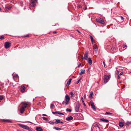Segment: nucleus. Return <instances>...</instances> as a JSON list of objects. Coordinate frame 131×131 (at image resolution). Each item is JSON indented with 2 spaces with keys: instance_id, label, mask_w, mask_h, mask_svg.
Instances as JSON below:
<instances>
[{
  "instance_id": "1",
  "label": "nucleus",
  "mask_w": 131,
  "mask_h": 131,
  "mask_svg": "<svg viewBox=\"0 0 131 131\" xmlns=\"http://www.w3.org/2000/svg\"><path fill=\"white\" fill-rule=\"evenodd\" d=\"M110 75H104V81L105 83H107L109 80Z\"/></svg>"
},
{
  "instance_id": "2",
  "label": "nucleus",
  "mask_w": 131,
  "mask_h": 131,
  "mask_svg": "<svg viewBox=\"0 0 131 131\" xmlns=\"http://www.w3.org/2000/svg\"><path fill=\"white\" fill-rule=\"evenodd\" d=\"M19 125L20 127L24 129L28 130L29 131H31V129L28 127L26 125L20 124Z\"/></svg>"
},
{
  "instance_id": "3",
  "label": "nucleus",
  "mask_w": 131,
  "mask_h": 131,
  "mask_svg": "<svg viewBox=\"0 0 131 131\" xmlns=\"http://www.w3.org/2000/svg\"><path fill=\"white\" fill-rule=\"evenodd\" d=\"M100 127L97 124H95L93 128L92 131H99Z\"/></svg>"
},
{
  "instance_id": "4",
  "label": "nucleus",
  "mask_w": 131,
  "mask_h": 131,
  "mask_svg": "<svg viewBox=\"0 0 131 131\" xmlns=\"http://www.w3.org/2000/svg\"><path fill=\"white\" fill-rule=\"evenodd\" d=\"M80 104L79 103L77 104L75 107V110L76 112H82V110H81V111H80L79 110Z\"/></svg>"
},
{
  "instance_id": "5",
  "label": "nucleus",
  "mask_w": 131,
  "mask_h": 131,
  "mask_svg": "<svg viewBox=\"0 0 131 131\" xmlns=\"http://www.w3.org/2000/svg\"><path fill=\"white\" fill-rule=\"evenodd\" d=\"M96 20L97 22L102 24H104L105 23L104 20L100 18H99L97 19Z\"/></svg>"
},
{
  "instance_id": "6",
  "label": "nucleus",
  "mask_w": 131,
  "mask_h": 131,
  "mask_svg": "<svg viewBox=\"0 0 131 131\" xmlns=\"http://www.w3.org/2000/svg\"><path fill=\"white\" fill-rule=\"evenodd\" d=\"M11 46V43L8 42H6L4 44L5 48L6 49L9 48Z\"/></svg>"
},
{
  "instance_id": "7",
  "label": "nucleus",
  "mask_w": 131,
  "mask_h": 131,
  "mask_svg": "<svg viewBox=\"0 0 131 131\" xmlns=\"http://www.w3.org/2000/svg\"><path fill=\"white\" fill-rule=\"evenodd\" d=\"M36 2V0H31L30 4V6L31 7H34L35 6V3Z\"/></svg>"
},
{
  "instance_id": "8",
  "label": "nucleus",
  "mask_w": 131,
  "mask_h": 131,
  "mask_svg": "<svg viewBox=\"0 0 131 131\" xmlns=\"http://www.w3.org/2000/svg\"><path fill=\"white\" fill-rule=\"evenodd\" d=\"M90 103L92 108L94 109V110H96V108L95 107V106L94 103L91 100L90 101Z\"/></svg>"
},
{
  "instance_id": "9",
  "label": "nucleus",
  "mask_w": 131,
  "mask_h": 131,
  "mask_svg": "<svg viewBox=\"0 0 131 131\" xmlns=\"http://www.w3.org/2000/svg\"><path fill=\"white\" fill-rule=\"evenodd\" d=\"M88 52H86L85 53L84 55V59L86 60H87L88 57Z\"/></svg>"
},
{
  "instance_id": "10",
  "label": "nucleus",
  "mask_w": 131,
  "mask_h": 131,
  "mask_svg": "<svg viewBox=\"0 0 131 131\" xmlns=\"http://www.w3.org/2000/svg\"><path fill=\"white\" fill-rule=\"evenodd\" d=\"M25 88L24 86L23 85L20 88L21 91L22 92H24L25 91Z\"/></svg>"
},
{
  "instance_id": "11",
  "label": "nucleus",
  "mask_w": 131,
  "mask_h": 131,
  "mask_svg": "<svg viewBox=\"0 0 131 131\" xmlns=\"http://www.w3.org/2000/svg\"><path fill=\"white\" fill-rule=\"evenodd\" d=\"M65 100L67 101H69L70 100V98L68 95H66L65 96Z\"/></svg>"
},
{
  "instance_id": "12",
  "label": "nucleus",
  "mask_w": 131,
  "mask_h": 131,
  "mask_svg": "<svg viewBox=\"0 0 131 131\" xmlns=\"http://www.w3.org/2000/svg\"><path fill=\"white\" fill-rule=\"evenodd\" d=\"M36 130L37 131H42L43 129L40 127H37L36 128Z\"/></svg>"
},
{
  "instance_id": "13",
  "label": "nucleus",
  "mask_w": 131,
  "mask_h": 131,
  "mask_svg": "<svg viewBox=\"0 0 131 131\" xmlns=\"http://www.w3.org/2000/svg\"><path fill=\"white\" fill-rule=\"evenodd\" d=\"M73 117L71 116H70L67 118L66 119L68 121H70L73 119Z\"/></svg>"
},
{
  "instance_id": "14",
  "label": "nucleus",
  "mask_w": 131,
  "mask_h": 131,
  "mask_svg": "<svg viewBox=\"0 0 131 131\" xmlns=\"http://www.w3.org/2000/svg\"><path fill=\"white\" fill-rule=\"evenodd\" d=\"M72 80V79L71 78H70L69 79L66 84V86H68L69 85L71 81Z\"/></svg>"
},
{
  "instance_id": "15",
  "label": "nucleus",
  "mask_w": 131,
  "mask_h": 131,
  "mask_svg": "<svg viewBox=\"0 0 131 131\" xmlns=\"http://www.w3.org/2000/svg\"><path fill=\"white\" fill-rule=\"evenodd\" d=\"M88 62L90 65H91L92 63V61L90 58H89L88 59Z\"/></svg>"
},
{
  "instance_id": "16",
  "label": "nucleus",
  "mask_w": 131,
  "mask_h": 131,
  "mask_svg": "<svg viewBox=\"0 0 131 131\" xmlns=\"http://www.w3.org/2000/svg\"><path fill=\"white\" fill-rule=\"evenodd\" d=\"M25 109L22 106L21 107L20 109V112L22 114L24 113L25 111Z\"/></svg>"
},
{
  "instance_id": "17",
  "label": "nucleus",
  "mask_w": 131,
  "mask_h": 131,
  "mask_svg": "<svg viewBox=\"0 0 131 131\" xmlns=\"http://www.w3.org/2000/svg\"><path fill=\"white\" fill-rule=\"evenodd\" d=\"M81 72L79 73V75H81L83 74H84L85 73V70H84L81 69Z\"/></svg>"
},
{
  "instance_id": "18",
  "label": "nucleus",
  "mask_w": 131,
  "mask_h": 131,
  "mask_svg": "<svg viewBox=\"0 0 131 131\" xmlns=\"http://www.w3.org/2000/svg\"><path fill=\"white\" fill-rule=\"evenodd\" d=\"M100 120L102 121L103 122H105L106 123H108L109 122V121L108 120H107L104 118H101L100 119Z\"/></svg>"
},
{
  "instance_id": "19",
  "label": "nucleus",
  "mask_w": 131,
  "mask_h": 131,
  "mask_svg": "<svg viewBox=\"0 0 131 131\" xmlns=\"http://www.w3.org/2000/svg\"><path fill=\"white\" fill-rule=\"evenodd\" d=\"M2 121L3 122H8L9 123H12V121L9 120H5V119H3L2 120Z\"/></svg>"
},
{
  "instance_id": "20",
  "label": "nucleus",
  "mask_w": 131,
  "mask_h": 131,
  "mask_svg": "<svg viewBox=\"0 0 131 131\" xmlns=\"http://www.w3.org/2000/svg\"><path fill=\"white\" fill-rule=\"evenodd\" d=\"M93 47L94 49V50L96 52L97 50V48L96 45H94Z\"/></svg>"
},
{
  "instance_id": "21",
  "label": "nucleus",
  "mask_w": 131,
  "mask_h": 131,
  "mask_svg": "<svg viewBox=\"0 0 131 131\" xmlns=\"http://www.w3.org/2000/svg\"><path fill=\"white\" fill-rule=\"evenodd\" d=\"M119 126L122 127L124 125V124L123 123L121 122H120L119 124Z\"/></svg>"
},
{
  "instance_id": "22",
  "label": "nucleus",
  "mask_w": 131,
  "mask_h": 131,
  "mask_svg": "<svg viewBox=\"0 0 131 131\" xmlns=\"http://www.w3.org/2000/svg\"><path fill=\"white\" fill-rule=\"evenodd\" d=\"M28 104L26 103H25L23 104L22 106V107H23L24 108H26Z\"/></svg>"
},
{
  "instance_id": "23",
  "label": "nucleus",
  "mask_w": 131,
  "mask_h": 131,
  "mask_svg": "<svg viewBox=\"0 0 131 131\" xmlns=\"http://www.w3.org/2000/svg\"><path fill=\"white\" fill-rule=\"evenodd\" d=\"M5 8L6 10H10L11 9V7L10 6H5Z\"/></svg>"
},
{
  "instance_id": "24",
  "label": "nucleus",
  "mask_w": 131,
  "mask_h": 131,
  "mask_svg": "<svg viewBox=\"0 0 131 131\" xmlns=\"http://www.w3.org/2000/svg\"><path fill=\"white\" fill-rule=\"evenodd\" d=\"M90 39H91V42H92V43H93V42H94V40H93V37L91 36V35H90Z\"/></svg>"
},
{
  "instance_id": "25",
  "label": "nucleus",
  "mask_w": 131,
  "mask_h": 131,
  "mask_svg": "<svg viewBox=\"0 0 131 131\" xmlns=\"http://www.w3.org/2000/svg\"><path fill=\"white\" fill-rule=\"evenodd\" d=\"M93 94V92L91 91L90 93V94L89 96V97L90 98H91L92 97V95Z\"/></svg>"
},
{
  "instance_id": "26",
  "label": "nucleus",
  "mask_w": 131,
  "mask_h": 131,
  "mask_svg": "<svg viewBox=\"0 0 131 131\" xmlns=\"http://www.w3.org/2000/svg\"><path fill=\"white\" fill-rule=\"evenodd\" d=\"M18 78V76L17 75H16L13 76V78L14 80H15L16 78Z\"/></svg>"
},
{
  "instance_id": "27",
  "label": "nucleus",
  "mask_w": 131,
  "mask_h": 131,
  "mask_svg": "<svg viewBox=\"0 0 131 131\" xmlns=\"http://www.w3.org/2000/svg\"><path fill=\"white\" fill-rule=\"evenodd\" d=\"M69 101H63V103H64L65 105H67L68 104H69Z\"/></svg>"
},
{
  "instance_id": "28",
  "label": "nucleus",
  "mask_w": 131,
  "mask_h": 131,
  "mask_svg": "<svg viewBox=\"0 0 131 131\" xmlns=\"http://www.w3.org/2000/svg\"><path fill=\"white\" fill-rule=\"evenodd\" d=\"M53 128L57 130H61V128H58L56 127H54Z\"/></svg>"
},
{
  "instance_id": "29",
  "label": "nucleus",
  "mask_w": 131,
  "mask_h": 131,
  "mask_svg": "<svg viewBox=\"0 0 131 131\" xmlns=\"http://www.w3.org/2000/svg\"><path fill=\"white\" fill-rule=\"evenodd\" d=\"M70 94L71 95V97H74V94L73 92H71L70 93Z\"/></svg>"
},
{
  "instance_id": "30",
  "label": "nucleus",
  "mask_w": 131,
  "mask_h": 131,
  "mask_svg": "<svg viewBox=\"0 0 131 131\" xmlns=\"http://www.w3.org/2000/svg\"><path fill=\"white\" fill-rule=\"evenodd\" d=\"M54 105L53 104H51V105L50 106V108L51 109H52L53 108V107H54Z\"/></svg>"
},
{
  "instance_id": "31",
  "label": "nucleus",
  "mask_w": 131,
  "mask_h": 131,
  "mask_svg": "<svg viewBox=\"0 0 131 131\" xmlns=\"http://www.w3.org/2000/svg\"><path fill=\"white\" fill-rule=\"evenodd\" d=\"M5 38L4 36H2L0 37V39L3 40Z\"/></svg>"
},
{
  "instance_id": "32",
  "label": "nucleus",
  "mask_w": 131,
  "mask_h": 131,
  "mask_svg": "<svg viewBox=\"0 0 131 131\" xmlns=\"http://www.w3.org/2000/svg\"><path fill=\"white\" fill-rule=\"evenodd\" d=\"M66 111H68L69 112H70L71 111V110L70 109H68V108H67L66 109Z\"/></svg>"
},
{
  "instance_id": "33",
  "label": "nucleus",
  "mask_w": 131,
  "mask_h": 131,
  "mask_svg": "<svg viewBox=\"0 0 131 131\" xmlns=\"http://www.w3.org/2000/svg\"><path fill=\"white\" fill-rule=\"evenodd\" d=\"M106 114H108V115H110L112 114V113H111L110 112H106L105 113Z\"/></svg>"
},
{
  "instance_id": "34",
  "label": "nucleus",
  "mask_w": 131,
  "mask_h": 131,
  "mask_svg": "<svg viewBox=\"0 0 131 131\" xmlns=\"http://www.w3.org/2000/svg\"><path fill=\"white\" fill-rule=\"evenodd\" d=\"M60 120L59 119H57L56 120V122L58 123H60Z\"/></svg>"
},
{
  "instance_id": "35",
  "label": "nucleus",
  "mask_w": 131,
  "mask_h": 131,
  "mask_svg": "<svg viewBox=\"0 0 131 131\" xmlns=\"http://www.w3.org/2000/svg\"><path fill=\"white\" fill-rule=\"evenodd\" d=\"M3 97L2 96L0 95V100H2L3 99Z\"/></svg>"
},
{
  "instance_id": "36",
  "label": "nucleus",
  "mask_w": 131,
  "mask_h": 131,
  "mask_svg": "<svg viewBox=\"0 0 131 131\" xmlns=\"http://www.w3.org/2000/svg\"><path fill=\"white\" fill-rule=\"evenodd\" d=\"M43 119L44 120H46V121H47L48 120V119L45 117H42Z\"/></svg>"
},
{
  "instance_id": "37",
  "label": "nucleus",
  "mask_w": 131,
  "mask_h": 131,
  "mask_svg": "<svg viewBox=\"0 0 131 131\" xmlns=\"http://www.w3.org/2000/svg\"><path fill=\"white\" fill-rule=\"evenodd\" d=\"M48 123H50V124H52V125H53L54 124V123L53 122H48Z\"/></svg>"
},
{
  "instance_id": "38",
  "label": "nucleus",
  "mask_w": 131,
  "mask_h": 131,
  "mask_svg": "<svg viewBox=\"0 0 131 131\" xmlns=\"http://www.w3.org/2000/svg\"><path fill=\"white\" fill-rule=\"evenodd\" d=\"M58 112L57 111L55 112H52V113L54 114H58Z\"/></svg>"
},
{
  "instance_id": "39",
  "label": "nucleus",
  "mask_w": 131,
  "mask_h": 131,
  "mask_svg": "<svg viewBox=\"0 0 131 131\" xmlns=\"http://www.w3.org/2000/svg\"><path fill=\"white\" fill-rule=\"evenodd\" d=\"M130 124H131V123L129 122H127L126 123V124L127 125H129Z\"/></svg>"
},
{
  "instance_id": "40",
  "label": "nucleus",
  "mask_w": 131,
  "mask_h": 131,
  "mask_svg": "<svg viewBox=\"0 0 131 131\" xmlns=\"http://www.w3.org/2000/svg\"><path fill=\"white\" fill-rule=\"evenodd\" d=\"M127 47V45H126L125 44H124L123 45V48H125V47Z\"/></svg>"
},
{
  "instance_id": "41",
  "label": "nucleus",
  "mask_w": 131,
  "mask_h": 131,
  "mask_svg": "<svg viewBox=\"0 0 131 131\" xmlns=\"http://www.w3.org/2000/svg\"><path fill=\"white\" fill-rule=\"evenodd\" d=\"M81 78L79 80L77 81V84H78L79 83L80 80H81Z\"/></svg>"
},
{
  "instance_id": "42",
  "label": "nucleus",
  "mask_w": 131,
  "mask_h": 131,
  "mask_svg": "<svg viewBox=\"0 0 131 131\" xmlns=\"http://www.w3.org/2000/svg\"><path fill=\"white\" fill-rule=\"evenodd\" d=\"M82 102L83 103V104L84 105V106H86V105L85 104L84 101H82Z\"/></svg>"
},
{
  "instance_id": "43",
  "label": "nucleus",
  "mask_w": 131,
  "mask_h": 131,
  "mask_svg": "<svg viewBox=\"0 0 131 131\" xmlns=\"http://www.w3.org/2000/svg\"><path fill=\"white\" fill-rule=\"evenodd\" d=\"M78 64H79L78 67H80L81 66V64L79 63H78Z\"/></svg>"
},
{
  "instance_id": "44",
  "label": "nucleus",
  "mask_w": 131,
  "mask_h": 131,
  "mask_svg": "<svg viewBox=\"0 0 131 131\" xmlns=\"http://www.w3.org/2000/svg\"><path fill=\"white\" fill-rule=\"evenodd\" d=\"M120 78V75H119V74L118 76V79H119Z\"/></svg>"
},
{
  "instance_id": "45",
  "label": "nucleus",
  "mask_w": 131,
  "mask_h": 131,
  "mask_svg": "<svg viewBox=\"0 0 131 131\" xmlns=\"http://www.w3.org/2000/svg\"><path fill=\"white\" fill-rule=\"evenodd\" d=\"M121 18V20H123L124 19L123 18L122 16H121L120 17Z\"/></svg>"
},
{
  "instance_id": "46",
  "label": "nucleus",
  "mask_w": 131,
  "mask_h": 131,
  "mask_svg": "<svg viewBox=\"0 0 131 131\" xmlns=\"http://www.w3.org/2000/svg\"><path fill=\"white\" fill-rule=\"evenodd\" d=\"M81 58L82 59H84V58H83V56H81Z\"/></svg>"
},
{
  "instance_id": "47",
  "label": "nucleus",
  "mask_w": 131,
  "mask_h": 131,
  "mask_svg": "<svg viewBox=\"0 0 131 131\" xmlns=\"http://www.w3.org/2000/svg\"><path fill=\"white\" fill-rule=\"evenodd\" d=\"M123 74V72H121L120 74H119V75H122Z\"/></svg>"
},
{
  "instance_id": "48",
  "label": "nucleus",
  "mask_w": 131,
  "mask_h": 131,
  "mask_svg": "<svg viewBox=\"0 0 131 131\" xmlns=\"http://www.w3.org/2000/svg\"><path fill=\"white\" fill-rule=\"evenodd\" d=\"M29 36V35H26L24 37H28Z\"/></svg>"
},
{
  "instance_id": "49",
  "label": "nucleus",
  "mask_w": 131,
  "mask_h": 131,
  "mask_svg": "<svg viewBox=\"0 0 131 131\" xmlns=\"http://www.w3.org/2000/svg\"><path fill=\"white\" fill-rule=\"evenodd\" d=\"M103 63L104 64V67H105V62L104 61H103Z\"/></svg>"
},
{
  "instance_id": "50",
  "label": "nucleus",
  "mask_w": 131,
  "mask_h": 131,
  "mask_svg": "<svg viewBox=\"0 0 131 131\" xmlns=\"http://www.w3.org/2000/svg\"><path fill=\"white\" fill-rule=\"evenodd\" d=\"M87 8L86 7H85L84 8H83L84 10H86L87 9Z\"/></svg>"
},
{
  "instance_id": "51",
  "label": "nucleus",
  "mask_w": 131,
  "mask_h": 131,
  "mask_svg": "<svg viewBox=\"0 0 131 131\" xmlns=\"http://www.w3.org/2000/svg\"><path fill=\"white\" fill-rule=\"evenodd\" d=\"M57 33V32L56 31H54V32H53V33L54 34H56Z\"/></svg>"
},
{
  "instance_id": "52",
  "label": "nucleus",
  "mask_w": 131,
  "mask_h": 131,
  "mask_svg": "<svg viewBox=\"0 0 131 131\" xmlns=\"http://www.w3.org/2000/svg\"><path fill=\"white\" fill-rule=\"evenodd\" d=\"M81 99L82 101H83V97H81Z\"/></svg>"
},
{
  "instance_id": "53",
  "label": "nucleus",
  "mask_w": 131,
  "mask_h": 131,
  "mask_svg": "<svg viewBox=\"0 0 131 131\" xmlns=\"http://www.w3.org/2000/svg\"><path fill=\"white\" fill-rule=\"evenodd\" d=\"M84 98H85L86 97V95L85 94L84 95Z\"/></svg>"
},
{
  "instance_id": "54",
  "label": "nucleus",
  "mask_w": 131,
  "mask_h": 131,
  "mask_svg": "<svg viewBox=\"0 0 131 131\" xmlns=\"http://www.w3.org/2000/svg\"><path fill=\"white\" fill-rule=\"evenodd\" d=\"M58 114H60V115H61V113L59 112H58Z\"/></svg>"
},
{
  "instance_id": "55",
  "label": "nucleus",
  "mask_w": 131,
  "mask_h": 131,
  "mask_svg": "<svg viewBox=\"0 0 131 131\" xmlns=\"http://www.w3.org/2000/svg\"><path fill=\"white\" fill-rule=\"evenodd\" d=\"M77 31L78 32H79V33H80L81 32H80L78 30H77Z\"/></svg>"
},
{
  "instance_id": "56",
  "label": "nucleus",
  "mask_w": 131,
  "mask_h": 131,
  "mask_svg": "<svg viewBox=\"0 0 131 131\" xmlns=\"http://www.w3.org/2000/svg\"><path fill=\"white\" fill-rule=\"evenodd\" d=\"M60 123L62 124H63V122H61L60 121Z\"/></svg>"
},
{
  "instance_id": "57",
  "label": "nucleus",
  "mask_w": 131,
  "mask_h": 131,
  "mask_svg": "<svg viewBox=\"0 0 131 131\" xmlns=\"http://www.w3.org/2000/svg\"><path fill=\"white\" fill-rule=\"evenodd\" d=\"M43 116H47V115H46V114H43Z\"/></svg>"
},
{
  "instance_id": "58",
  "label": "nucleus",
  "mask_w": 131,
  "mask_h": 131,
  "mask_svg": "<svg viewBox=\"0 0 131 131\" xmlns=\"http://www.w3.org/2000/svg\"><path fill=\"white\" fill-rule=\"evenodd\" d=\"M28 122V123H32V122Z\"/></svg>"
},
{
  "instance_id": "59",
  "label": "nucleus",
  "mask_w": 131,
  "mask_h": 131,
  "mask_svg": "<svg viewBox=\"0 0 131 131\" xmlns=\"http://www.w3.org/2000/svg\"><path fill=\"white\" fill-rule=\"evenodd\" d=\"M61 115H64V114L63 113H61Z\"/></svg>"
},
{
  "instance_id": "60",
  "label": "nucleus",
  "mask_w": 131,
  "mask_h": 131,
  "mask_svg": "<svg viewBox=\"0 0 131 131\" xmlns=\"http://www.w3.org/2000/svg\"><path fill=\"white\" fill-rule=\"evenodd\" d=\"M117 74H118V72L117 73Z\"/></svg>"
},
{
  "instance_id": "61",
  "label": "nucleus",
  "mask_w": 131,
  "mask_h": 131,
  "mask_svg": "<svg viewBox=\"0 0 131 131\" xmlns=\"http://www.w3.org/2000/svg\"><path fill=\"white\" fill-rule=\"evenodd\" d=\"M109 61H110V62H111V59H110V60H109Z\"/></svg>"
},
{
  "instance_id": "62",
  "label": "nucleus",
  "mask_w": 131,
  "mask_h": 131,
  "mask_svg": "<svg viewBox=\"0 0 131 131\" xmlns=\"http://www.w3.org/2000/svg\"><path fill=\"white\" fill-rule=\"evenodd\" d=\"M90 69V68H89L88 69V70L89 71V69Z\"/></svg>"
},
{
  "instance_id": "63",
  "label": "nucleus",
  "mask_w": 131,
  "mask_h": 131,
  "mask_svg": "<svg viewBox=\"0 0 131 131\" xmlns=\"http://www.w3.org/2000/svg\"><path fill=\"white\" fill-rule=\"evenodd\" d=\"M120 51H122V50H121L120 49Z\"/></svg>"
},
{
  "instance_id": "64",
  "label": "nucleus",
  "mask_w": 131,
  "mask_h": 131,
  "mask_svg": "<svg viewBox=\"0 0 131 131\" xmlns=\"http://www.w3.org/2000/svg\"><path fill=\"white\" fill-rule=\"evenodd\" d=\"M1 10V9L0 8V11Z\"/></svg>"
}]
</instances>
